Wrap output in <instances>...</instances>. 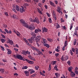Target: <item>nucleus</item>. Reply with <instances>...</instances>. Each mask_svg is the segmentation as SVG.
Instances as JSON below:
<instances>
[{
    "label": "nucleus",
    "instance_id": "36",
    "mask_svg": "<svg viewBox=\"0 0 78 78\" xmlns=\"http://www.w3.org/2000/svg\"><path fill=\"white\" fill-rule=\"evenodd\" d=\"M26 42L27 44V45H28V46H30V45H31V44H29V43H28V41L27 40H26Z\"/></svg>",
    "mask_w": 78,
    "mask_h": 78
},
{
    "label": "nucleus",
    "instance_id": "30",
    "mask_svg": "<svg viewBox=\"0 0 78 78\" xmlns=\"http://www.w3.org/2000/svg\"><path fill=\"white\" fill-rule=\"evenodd\" d=\"M16 10L17 11H19V9H20V8H19V6H18L17 5H16Z\"/></svg>",
    "mask_w": 78,
    "mask_h": 78
},
{
    "label": "nucleus",
    "instance_id": "12",
    "mask_svg": "<svg viewBox=\"0 0 78 78\" xmlns=\"http://www.w3.org/2000/svg\"><path fill=\"white\" fill-rule=\"evenodd\" d=\"M24 73H25L26 76H28L30 75V73H29V71H24Z\"/></svg>",
    "mask_w": 78,
    "mask_h": 78
},
{
    "label": "nucleus",
    "instance_id": "2",
    "mask_svg": "<svg viewBox=\"0 0 78 78\" xmlns=\"http://www.w3.org/2000/svg\"><path fill=\"white\" fill-rule=\"evenodd\" d=\"M28 28L31 30H34V24H33V23H32L29 26Z\"/></svg>",
    "mask_w": 78,
    "mask_h": 78
},
{
    "label": "nucleus",
    "instance_id": "33",
    "mask_svg": "<svg viewBox=\"0 0 78 78\" xmlns=\"http://www.w3.org/2000/svg\"><path fill=\"white\" fill-rule=\"evenodd\" d=\"M54 69L56 71H58V69L57 68V65H55V66L54 67Z\"/></svg>",
    "mask_w": 78,
    "mask_h": 78
},
{
    "label": "nucleus",
    "instance_id": "9",
    "mask_svg": "<svg viewBox=\"0 0 78 78\" xmlns=\"http://www.w3.org/2000/svg\"><path fill=\"white\" fill-rule=\"evenodd\" d=\"M25 61L27 62H28L29 64H33L34 63V62L30 61V60L27 59H25Z\"/></svg>",
    "mask_w": 78,
    "mask_h": 78
},
{
    "label": "nucleus",
    "instance_id": "20",
    "mask_svg": "<svg viewBox=\"0 0 78 78\" xmlns=\"http://www.w3.org/2000/svg\"><path fill=\"white\" fill-rule=\"evenodd\" d=\"M38 54L39 56H40V55H44V54H43V52L42 51H38Z\"/></svg>",
    "mask_w": 78,
    "mask_h": 78
},
{
    "label": "nucleus",
    "instance_id": "22",
    "mask_svg": "<svg viewBox=\"0 0 78 78\" xmlns=\"http://www.w3.org/2000/svg\"><path fill=\"white\" fill-rule=\"evenodd\" d=\"M20 23H21L23 25H25V24L26 23L25 22V21L23 20H20Z\"/></svg>",
    "mask_w": 78,
    "mask_h": 78
},
{
    "label": "nucleus",
    "instance_id": "44",
    "mask_svg": "<svg viewBox=\"0 0 78 78\" xmlns=\"http://www.w3.org/2000/svg\"><path fill=\"white\" fill-rule=\"evenodd\" d=\"M35 68L36 70H37L39 69V66H35Z\"/></svg>",
    "mask_w": 78,
    "mask_h": 78
},
{
    "label": "nucleus",
    "instance_id": "1",
    "mask_svg": "<svg viewBox=\"0 0 78 78\" xmlns=\"http://www.w3.org/2000/svg\"><path fill=\"white\" fill-rule=\"evenodd\" d=\"M16 59H20V60H22L23 61H25V59H23V57L20 55H16Z\"/></svg>",
    "mask_w": 78,
    "mask_h": 78
},
{
    "label": "nucleus",
    "instance_id": "35",
    "mask_svg": "<svg viewBox=\"0 0 78 78\" xmlns=\"http://www.w3.org/2000/svg\"><path fill=\"white\" fill-rule=\"evenodd\" d=\"M24 25L25 27H26V28H28L29 26H28V24H27L26 23L25 24H24Z\"/></svg>",
    "mask_w": 78,
    "mask_h": 78
},
{
    "label": "nucleus",
    "instance_id": "63",
    "mask_svg": "<svg viewBox=\"0 0 78 78\" xmlns=\"http://www.w3.org/2000/svg\"><path fill=\"white\" fill-rule=\"evenodd\" d=\"M53 17L54 20H56V15H54Z\"/></svg>",
    "mask_w": 78,
    "mask_h": 78
},
{
    "label": "nucleus",
    "instance_id": "40",
    "mask_svg": "<svg viewBox=\"0 0 78 78\" xmlns=\"http://www.w3.org/2000/svg\"><path fill=\"white\" fill-rule=\"evenodd\" d=\"M21 54L23 55H26V51L24 50H23L22 52H21Z\"/></svg>",
    "mask_w": 78,
    "mask_h": 78
},
{
    "label": "nucleus",
    "instance_id": "62",
    "mask_svg": "<svg viewBox=\"0 0 78 78\" xmlns=\"http://www.w3.org/2000/svg\"><path fill=\"white\" fill-rule=\"evenodd\" d=\"M1 47V48L2 50H3V51H4L5 50V48H4L2 46H0Z\"/></svg>",
    "mask_w": 78,
    "mask_h": 78
},
{
    "label": "nucleus",
    "instance_id": "10",
    "mask_svg": "<svg viewBox=\"0 0 78 78\" xmlns=\"http://www.w3.org/2000/svg\"><path fill=\"white\" fill-rule=\"evenodd\" d=\"M49 3L50 5H51V6H52L53 7H56V5H55V3H53L52 1H50Z\"/></svg>",
    "mask_w": 78,
    "mask_h": 78
},
{
    "label": "nucleus",
    "instance_id": "27",
    "mask_svg": "<svg viewBox=\"0 0 78 78\" xmlns=\"http://www.w3.org/2000/svg\"><path fill=\"white\" fill-rule=\"evenodd\" d=\"M72 69H73V67H72V66H71L70 67H69L68 68V71H69V72H70L72 71Z\"/></svg>",
    "mask_w": 78,
    "mask_h": 78
},
{
    "label": "nucleus",
    "instance_id": "57",
    "mask_svg": "<svg viewBox=\"0 0 78 78\" xmlns=\"http://www.w3.org/2000/svg\"><path fill=\"white\" fill-rule=\"evenodd\" d=\"M76 52V55H78V48H76V50H75Z\"/></svg>",
    "mask_w": 78,
    "mask_h": 78
},
{
    "label": "nucleus",
    "instance_id": "16",
    "mask_svg": "<svg viewBox=\"0 0 78 78\" xmlns=\"http://www.w3.org/2000/svg\"><path fill=\"white\" fill-rule=\"evenodd\" d=\"M30 34L31 35H32V36H33V37H36V34L34 32H32Z\"/></svg>",
    "mask_w": 78,
    "mask_h": 78
},
{
    "label": "nucleus",
    "instance_id": "15",
    "mask_svg": "<svg viewBox=\"0 0 78 78\" xmlns=\"http://www.w3.org/2000/svg\"><path fill=\"white\" fill-rule=\"evenodd\" d=\"M23 6L24 8L25 9H27V7L29 6V4H28L27 3H25L24 4Z\"/></svg>",
    "mask_w": 78,
    "mask_h": 78
},
{
    "label": "nucleus",
    "instance_id": "19",
    "mask_svg": "<svg viewBox=\"0 0 78 78\" xmlns=\"http://www.w3.org/2000/svg\"><path fill=\"white\" fill-rule=\"evenodd\" d=\"M61 9L60 8V7H59L58 6L57 7V9H56V11L57 12H59V13H61Z\"/></svg>",
    "mask_w": 78,
    "mask_h": 78
},
{
    "label": "nucleus",
    "instance_id": "56",
    "mask_svg": "<svg viewBox=\"0 0 78 78\" xmlns=\"http://www.w3.org/2000/svg\"><path fill=\"white\" fill-rule=\"evenodd\" d=\"M41 51L42 52H44V51H45V49L44 48H41Z\"/></svg>",
    "mask_w": 78,
    "mask_h": 78
},
{
    "label": "nucleus",
    "instance_id": "54",
    "mask_svg": "<svg viewBox=\"0 0 78 78\" xmlns=\"http://www.w3.org/2000/svg\"><path fill=\"white\" fill-rule=\"evenodd\" d=\"M40 41V40L38 39L37 38L35 39V41L36 42H39V41Z\"/></svg>",
    "mask_w": 78,
    "mask_h": 78
},
{
    "label": "nucleus",
    "instance_id": "59",
    "mask_svg": "<svg viewBox=\"0 0 78 78\" xmlns=\"http://www.w3.org/2000/svg\"><path fill=\"white\" fill-rule=\"evenodd\" d=\"M77 31L76 30H75V32L74 33V34L76 35V36H77Z\"/></svg>",
    "mask_w": 78,
    "mask_h": 78
},
{
    "label": "nucleus",
    "instance_id": "61",
    "mask_svg": "<svg viewBox=\"0 0 78 78\" xmlns=\"http://www.w3.org/2000/svg\"><path fill=\"white\" fill-rule=\"evenodd\" d=\"M16 34L17 36H19V37L20 36V34H21L20 33L18 34L17 33Z\"/></svg>",
    "mask_w": 78,
    "mask_h": 78
},
{
    "label": "nucleus",
    "instance_id": "37",
    "mask_svg": "<svg viewBox=\"0 0 78 78\" xmlns=\"http://www.w3.org/2000/svg\"><path fill=\"white\" fill-rule=\"evenodd\" d=\"M37 75L36 73H34L33 74H32L31 76V77H34V76H36Z\"/></svg>",
    "mask_w": 78,
    "mask_h": 78
},
{
    "label": "nucleus",
    "instance_id": "34",
    "mask_svg": "<svg viewBox=\"0 0 78 78\" xmlns=\"http://www.w3.org/2000/svg\"><path fill=\"white\" fill-rule=\"evenodd\" d=\"M68 59H69V56H68L65 57V61H67Z\"/></svg>",
    "mask_w": 78,
    "mask_h": 78
},
{
    "label": "nucleus",
    "instance_id": "13",
    "mask_svg": "<svg viewBox=\"0 0 78 78\" xmlns=\"http://www.w3.org/2000/svg\"><path fill=\"white\" fill-rule=\"evenodd\" d=\"M74 72L76 74L78 75V68L77 67H76L74 70Z\"/></svg>",
    "mask_w": 78,
    "mask_h": 78
},
{
    "label": "nucleus",
    "instance_id": "64",
    "mask_svg": "<svg viewBox=\"0 0 78 78\" xmlns=\"http://www.w3.org/2000/svg\"><path fill=\"white\" fill-rule=\"evenodd\" d=\"M58 73H55V75L56 78H58Z\"/></svg>",
    "mask_w": 78,
    "mask_h": 78
},
{
    "label": "nucleus",
    "instance_id": "8",
    "mask_svg": "<svg viewBox=\"0 0 78 78\" xmlns=\"http://www.w3.org/2000/svg\"><path fill=\"white\" fill-rule=\"evenodd\" d=\"M20 12L22 13V12H25V10L24 9V8L22 6V8H20Z\"/></svg>",
    "mask_w": 78,
    "mask_h": 78
},
{
    "label": "nucleus",
    "instance_id": "39",
    "mask_svg": "<svg viewBox=\"0 0 78 78\" xmlns=\"http://www.w3.org/2000/svg\"><path fill=\"white\" fill-rule=\"evenodd\" d=\"M67 41H66L65 42L64 45L65 47H66L67 45Z\"/></svg>",
    "mask_w": 78,
    "mask_h": 78
},
{
    "label": "nucleus",
    "instance_id": "5",
    "mask_svg": "<svg viewBox=\"0 0 78 78\" xmlns=\"http://www.w3.org/2000/svg\"><path fill=\"white\" fill-rule=\"evenodd\" d=\"M44 32L47 33L48 32V29L45 27H42V33H44Z\"/></svg>",
    "mask_w": 78,
    "mask_h": 78
},
{
    "label": "nucleus",
    "instance_id": "41",
    "mask_svg": "<svg viewBox=\"0 0 78 78\" xmlns=\"http://www.w3.org/2000/svg\"><path fill=\"white\" fill-rule=\"evenodd\" d=\"M1 41L2 43H4V42H5V39H1Z\"/></svg>",
    "mask_w": 78,
    "mask_h": 78
},
{
    "label": "nucleus",
    "instance_id": "55",
    "mask_svg": "<svg viewBox=\"0 0 78 78\" xmlns=\"http://www.w3.org/2000/svg\"><path fill=\"white\" fill-rule=\"evenodd\" d=\"M55 56L56 57H58V56H59V53H56L55 54Z\"/></svg>",
    "mask_w": 78,
    "mask_h": 78
},
{
    "label": "nucleus",
    "instance_id": "7",
    "mask_svg": "<svg viewBox=\"0 0 78 78\" xmlns=\"http://www.w3.org/2000/svg\"><path fill=\"white\" fill-rule=\"evenodd\" d=\"M8 43L9 44H10V45H13V44H14V43H13V41L10 39L9 38L7 39Z\"/></svg>",
    "mask_w": 78,
    "mask_h": 78
},
{
    "label": "nucleus",
    "instance_id": "45",
    "mask_svg": "<svg viewBox=\"0 0 78 78\" xmlns=\"http://www.w3.org/2000/svg\"><path fill=\"white\" fill-rule=\"evenodd\" d=\"M29 20L30 22H34V20H33L31 18H30L29 19Z\"/></svg>",
    "mask_w": 78,
    "mask_h": 78
},
{
    "label": "nucleus",
    "instance_id": "17",
    "mask_svg": "<svg viewBox=\"0 0 78 78\" xmlns=\"http://www.w3.org/2000/svg\"><path fill=\"white\" fill-rule=\"evenodd\" d=\"M32 48H33V50L36 51L38 52L39 51V49L37 48H36L35 47H32Z\"/></svg>",
    "mask_w": 78,
    "mask_h": 78
},
{
    "label": "nucleus",
    "instance_id": "25",
    "mask_svg": "<svg viewBox=\"0 0 78 78\" xmlns=\"http://www.w3.org/2000/svg\"><path fill=\"white\" fill-rule=\"evenodd\" d=\"M56 29H58V28H60V26L59 25V24H58V23H56Z\"/></svg>",
    "mask_w": 78,
    "mask_h": 78
},
{
    "label": "nucleus",
    "instance_id": "60",
    "mask_svg": "<svg viewBox=\"0 0 78 78\" xmlns=\"http://www.w3.org/2000/svg\"><path fill=\"white\" fill-rule=\"evenodd\" d=\"M55 50L56 51H57V52H59V50L57 48H55Z\"/></svg>",
    "mask_w": 78,
    "mask_h": 78
},
{
    "label": "nucleus",
    "instance_id": "38",
    "mask_svg": "<svg viewBox=\"0 0 78 78\" xmlns=\"http://www.w3.org/2000/svg\"><path fill=\"white\" fill-rule=\"evenodd\" d=\"M67 63L69 65V66H70V63H71V62H70V61L69 60L67 62Z\"/></svg>",
    "mask_w": 78,
    "mask_h": 78
},
{
    "label": "nucleus",
    "instance_id": "42",
    "mask_svg": "<svg viewBox=\"0 0 78 78\" xmlns=\"http://www.w3.org/2000/svg\"><path fill=\"white\" fill-rule=\"evenodd\" d=\"M76 39H75L74 40V41L73 42L74 45H76Z\"/></svg>",
    "mask_w": 78,
    "mask_h": 78
},
{
    "label": "nucleus",
    "instance_id": "14",
    "mask_svg": "<svg viewBox=\"0 0 78 78\" xmlns=\"http://www.w3.org/2000/svg\"><path fill=\"white\" fill-rule=\"evenodd\" d=\"M42 30L39 29H36L35 30L34 32L35 33H37L38 32H41Z\"/></svg>",
    "mask_w": 78,
    "mask_h": 78
},
{
    "label": "nucleus",
    "instance_id": "32",
    "mask_svg": "<svg viewBox=\"0 0 78 78\" xmlns=\"http://www.w3.org/2000/svg\"><path fill=\"white\" fill-rule=\"evenodd\" d=\"M2 73H5V69H1V71Z\"/></svg>",
    "mask_w": 78,
    "mask_h": 78
},
{
    "label": "nucleus",
    "instance_id": "6",
    "mask_svg": "<svg viewBox=\"0 0 78 78\" xmlns=\"http://www.w3.org/2000/svg\"><path fill=\"white\" fill-rule=\"evenodd\" d=\"M41 10L40 9H39L38 8H37V11L38 13H39V14H41V15H42V11H43V9H42V8H41Z\"/></svg>",
    "mask_w": 78,
    "mask_h": 78
},
{
    "label": "nucleus",
    "instance_id": "52",
    "mask_svg": "<svg viewBox=\"0 0 78 78\" xmlns=\"http://www.w3.org/2000/svg\"><path fill=\"white\" fill-rule=\"evenodd\" d=\"M37 47H39L40 46L39 45V42H37L36 43Z\"/></svg>",
    "mask_w": 78,
    "mask_h": 78
},
{
    "label": "nucleus",
    "instance_id": "48",
    "mask_svg": "<svg viewBox=\"0 0 78 78\" xmlns=\"http://www.w3.org/2000/svg\"><path fill=\"white\" fill-rule=\"evenodd\" d=\"M51 65H49L48 71H50V70H51Z\"/></svg>",
    "mask_w": 78,
    "mask_h": 78
},
{
    "label": "nucleus",
    "instance_id": "26",
    "mask_svg": "<svg viewBox=\"0 0 78 78\" xmlns=\"http://www.w3.org/2000/svg\"><path fill=\"white\" fill-rule=\"evenodd\" d=\"M65 56V55H62L61 58L62 61H65V58L64 57Z\"/></svg>",
    "mask_w": 78,
    "mask_h": 78
},
{
    "label": "nucleus",
    "instance_id": "29",
    "mask_svg": "<svg viewBox=\"0 0 78 78\" xmlns=\"http://www.w3.org/2000/svg\"><path fill=\"white\" fill-rule=\"evenodd\" d=\"M70 76L71 77H74L75 76V73H71L70 74Z\"/></svg>",
    "mask_w": 78,
    "mask_h": 78
},
{
    "label": "nucleus",
    "instance_id": "28",
    "mask_svg": "<svg viewBox=\"0 0 78 78\" xmlns=\"http://www.w3.org/2000/svg\"><path fill=\"white\" fill-rule=\"evenodd\" d=\"M47 40L48 41H49V42H53V39L50 38H47Z\"/></svg>",
    "mask_w": 78,
    "mask_h": 78
},
{
    "label": "nucleus",
    "instance_id": "3",
    "mask_svg": "<svg viewBox=\"0 0 78 78\" xmlns=\"http://www.w3.org/2000/svg\"><path fill=\"white\" fill-rule=\"evenodd\" d=\"M34 22L36 23L37 24H39L40 22H39V20L37 17H35L34 20Z\"/></svg>",
    "mask_w": 78,
    "mask_h": 78
},
{
    "label": "nucleus",
    "instance_id": "18",
    "mask_svg": "<svg viewBox=\"0 0 78 78\" xmlns=\"http://www.w3.org/2000/svg\"><path fill=\"white\" fill-rule=\"evenodd\" d=\"M7 50L8 51L7 54H8V55H11V53H12L11 51L9 49H7Z\"/></svg>",
    "mask_w": 78,
    "mask_h": 78
},
{
    "label": "nucleus",
    "instance_id": "21",
    "mask_svg": "<svg viewBox=\"0 0 78 78\" xmlns=\"http://www.w3.org/2000/svg\"><path fill=\"white\" fill-rule=\"evenodd\" d=\"M28 71H29V72H30V74H33V73H34L35 72V71H34V70L32 71V70L31 69H29L28 70Z\"/></svg>",
    "mask_w": 78,
    "mask_h": 78
},
{
    "label": "nucleus",
    "instance_id": "46",
    "mask_svg": "<svg viewBox=\"0 0 78 78\" xmlns=\"http://www.w3.org/2000/svg\"><path fill=\"white\" fill-rule=\"evenodd\" d=\"M26 54H28V55H30V52H29L28 51H26Z\"/></svg>",
    "mask_w": 78,
    "mask_h": 78
},
{
    "label": "nucleus",
    "instance_id": "58",
    "mask_svg": "<svg viewBox=\"0 0 78 78\" xmlns=\"http://www.w3.org/2000/svg\"><path fill=\"white\" fill-rule=\"evenodd\" d=\"M48 20L50 23H51L52 21H51V18H50Z\"/></svg>",
    "mask_w": 78,
    "mask_h": 78
},
{
    "label": "nucleus",
    "instance_id": "31",
    "mask_svg": "<svg viewBox=\"0 0 78 78\" xmlns=\"http://www.w3.org/2000/svg\"><path fill=\"white\" fill-rule=\"evenodd\" d=\"M57 62L56 61H53L52 62V66H54V65H55V64H56V63Z\"/></svg>",
    "mask_w": 78,
    "mask_h": 78
},
{
    "label": "nucleus",
    "instance_id": "23",
    "mask_svg": "<svg viewBox=\"0 0 78 78\" xmlns=\"http://www.w3.org/2000/svg\"><path fill=\"white\" fill-rule=\"evenodd\" d=\"M44 46H45V47H46L48 48H49L50 47V45H49V44H48L44 43Z\"/></svg>",
    "mask_w": 78,
    "mask_h": 78
},
{
    "label": "nucleus",
    "instance_id": "47",
    "mask_svg": "<svg viewBox=\"0 0 78 78\" xmlns=\"http://www.w3.org/2000/svg\"><path fill=\"white\" fill-rule=\"evenodd\" d=\"M38 5L39 6H40V7H42V4L41 3H39L38 4Z\"/></svg>",
    "mask_w": 78,
    "mask_h": 78
},
{
    "label": "nucleus",
    "instance_id": "4",
    "mask_svg": "<svg viewBox=\"0 0 78 78\" xmlns=\"http://www.w3.org/2000/svg\"><path fill=\"white\" fill-rule=\"evenodd\" d=\"M28 40L30 44H32L34 41V39L33 37H31L30 39H28Z\"/></svg>",
    "mask_w": 78,
    "mask_h": 78
},
{
    "label": "nucleus",
    "instance_id": "43",
    "mask_svg": "<svg viewBox=\"0 0 78 78\" xmlns=\"http://www.w3.org/2000/svg\"><path fill=\"white\" fill-rule=\"evenodd\" d=\"M40 75H42V76H45V75L44 74H43L41 72H40Z\"/></svg>",
    "mask_w": 78,
    "mask_h": 78
},
{
    "label": "nucleus",
    "instance_id": "11",
    "mask_svg": "<svg viewBox=\"0 0 78 78\" xmlns=\"http://www.w3.org/2000/svg\"><path fill=\"white\" fill-rule=\"evenodd\" d=\"M42 41H41L42 43L44 44H46L47 43V40L45 39V38H42Z\"/></svg>",
    "mask_w": 78,
    "mask_h": 78
},
{
    "label": "nucleus",
    "instance_id": "53",
    "mask_svg": "<svg viewBox=\"0 0 78 78\" xmlns=\"http://www.w3.org/2000/svg\"><path fill=\"white\" fill-rule=\"evenodd\" d=\"M28 58H29V59H32V56H31L30 55H29L28 56Z\"/></svg>",
    "mask_w": 78,
    "mask_h": 78
},
{
    "label": "nucleus",
    "instance_id": "49",
    "mask_svg": "<svg viewBox=\"0 0 78 78\" xmlns=\"http://www.w3.org/2000/svg\"><path fill=\"white\" fill-rule=\"evenodd\" d=\"M37 39H39V40H40L41 39V36L40 35H39L37 37Z\"/></svg>",
    "mask_w": 78,
    "mask_h": 78
},
{
    "label": "nucleus",
    "instance_id": "51",
    "mask_svg": "<svg viewBox=\"0 0 78 78\" xmlns=\"http://www.w3.org/2000/svg\"><path fill=\"white\" fill-rule=\"evenodd\" d=\"M70 54H71V55L72 56H73V52H72V50H70Z\"/></svg>",
    "mask_w": 78,
    "mask_h": 78
},
{
    "label": "nucleus",
    "instance_id": "50",
    "mask_svg": "<svg viewBox=\"0 0 78 78\" xmlns=\"http://www.w3.org/2000/svg\"><path fill=\"white\" fill-rule=\"evenodd\" d=\"M71 50L72 51H73V52H74V53H75V49L74 48H73Z\"/></svg>",
    "mask_w": 78,
    "mask_h": 78
},
{
    "label": "nucleus",
    "instance_id": "24",
    "mask_svg": "<svg viewBox=\"0 0 78 78\" xmlns=\"http://www.w3.org/2000/svg\"><path fill=\"white\" fill-rule=\"evenodd\" d=\"M12 17L13 19H17V16L15 14L13 15Z\"/></svg>",
    "mask_w": 78,
    "mask_h": 78
}]
</instances>
